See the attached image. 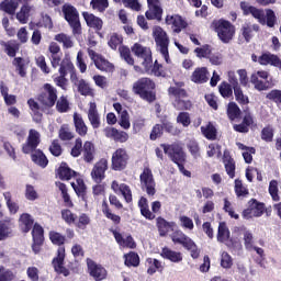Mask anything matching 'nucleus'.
Masks as SVG:
<instances>
[{"label":"nucleus","instance_id":"f257e3e1","mask_svg":"<svg viewBox=\"0 0 281 281\" xmlns=\"http://www.w3.org/2000/svg\"><path fill=\"white\" fill-rule=\"evenodd\" d=\"M48 238L53 245L58 247L56 257L52 260V266L54 268L55 273L59 276H65L67 278L69 276V269L65 267V244L67 243V237L56 231H50L48 233Z\"/></svg>","mask_w":281,"mask_h":281},{"label":"nucleus","instance_id":"f03ea898","mask_svg":"<svg viewBox=\"0 0 281 281\" xmlns=\"http://www.w3.org/2000/svg\"><path fill=\"white\" fill-rule=\"evenodd\" d=\"M132 91L134 95H138L140 100H144L149 104L157 101V83L148 77L137 79L133 83Z\"/></svg>","mask_w":281,"mask_h":281},{"label":"nucleus","instance_id":"7ed1b4c3","mask_svg":"<svg viewBox=\"0 0 281 281\" xmlns=\"http://www.w3.org/2000/svg\"><path fill=\"white\" fill-rule=\"evenodd\" d=\"M240 8L245 14V16H248V14H251L254 19H257V21L261 25H268L269 27H276V23H278V16H276V12L272 9H266V16H265V10L258 9L254 5H247L245 2L240 3Z\"/></svg>","mask_w":281,"mask_h":281},{"label":"nucleus","instance_id":"20e7f679","mask_svg":"<svg viewBox=\"0 0 281 281\" xmlns=\"http://www.w3.org/2000/svg\"><path fill=\"white\" fill-rule=\"evenodd\" d=\"M211 27L216 32L217 37L224 44L232 43L236 36V26L227 20H215L212 22Z\"/></svg>","mask_w":281,"mask_h":281},{"label":"nucleus","instance_id":"39448f33","mask_svg":"<svg viewBox=\"0 0 281 281\" xmlns=\"http://www.w3.org/2000/svg\"><path fill=\"white\" fill-rule=\"evenodd\" d=\"M171 240L173 245H181L183 249L190 251L193 260H198V258L201 256V250L199 249V246H196V243H194L190 236L186 235L183 231L178 229L173 232L171 234Z\"/></svg>","mask_w":281,"mask_h":281},{"label":"nucleus","instance_id":"423d86ee","mask_svg":"<svg viewBox=\"0 0 281 281\" xmlns=\"http://www.w3.org/2000/svg\"><path fill=\"white\" fill-rule=\"evenodd\" d=\"M153 37L162 58H165L166 63H170V52L168 50V47H170V37L168 33L161 26H155L153 29Z\"/></svg>","mask_w":281,"mask_h":281},{"label":"nucleus","instance_id":"0eeeda50","mask_svg":"<svg viewBox=\"0 0 281 281\" xmlns=\"http://www.w3.org/2000/svg\"><path fill=\"white\" fill-rule=\"evenodd\" d=\"M65 21L70 25L72 34H82V25L80 24V13L72 4L65 3L61 7Z\"/></svg>","mask_w":281,"mask_h":281},{"label":"nucleus","instance_id":"6e6552de","mask_svg":"<svg viewBox=\"0 0 281 281\" xmlns=\"http://www.w3.org/2000/svg\"><path fill=\"white\" fill-rule=\"evenodd\" d=\"M37 101L44 109H54L58 102V90L52 83H44Z\"/></svg>","mask_w":281,"mask_h":281},{"label":"nucleus","instance_id":"1a4fd4ad","mask_svg":"<svg viewBox=\"0 0 281 281\" xmlns=\"http://www.w3.org/2000/svg\"><path fill=\"white\" fill-rule=\"evenodd\" d=\"M140 190L146 192L148 196H155L157 194V182L155 181V176L153 175V169L150 167H144L139 175Z\"/></svg>","mask_w":281,"mask_h":281},{"label":"nucleus","instance_id":"9d476101","mask_svg":"<svg viewBox=\"0 0 281 281\" xmlns=\"http://www.w3.org/2000/svg\"><path fill=\"white\" fill-rule=\"evenodd\" d=\"M131 161V155L128 150L124 147H119L113 151L111 158V170L114 172H122L128 168V162Z\"/></svg>","mask_w":281,"mask_h":281},{"label":"nucleus","instance_id":"9b49d317","mask_svg":"<svg viewBox=\"0 0 281 281\" xmlns=\"http://www.w3.org/2000/svg\"><path fill=\"white\" fill-rule=\"evenodd\" d=\"M138 207L144 218H146L147 221H155L156 218L155 214H159V212H161V202L154 201L151 203V211H150V206L148 205V199H146L145 196H140V199L138 200Z\"/></svg>","mask_w":281,"mask_h":281},{"label":"nucleus","instance_id":"f8f14e48","mask_svg":"<svg viewBox=\"0 0 281 281\" xmlns=\"http://www.w3.org/2000/svg\"><path fill=\"white\" fill-rule=\"evenodd\" d=\"M160 146L164 148L165 155H168L173 164L177 166L186 164V151H183L181 145L175 143L171 145L161 144Z\"/></svg>","mask_w":281,"mask_h":281},{"label":"nucleus","instance_id":"ddd939ff","mask_svg":"<svg viewBox=\"0 0 281 281\" xmlns=\"http://www.w3.org/2000/svg\"><path fill=\"white\" fill-rule=\"evenodd\" d=\"M131 50L134 56L143 59L142 65L143 67H145L146 71H148L150 67H153V52L150 50V48L143 46L139 43H135L131 47Z\"/></svg>","mask_w":281,"mask_h":281},{"label":"nucleus","instance_id":"4468645a","mask_svg":"<svg viewBox=\"0 0 281 281\" xmlns=\"http://www.w3.org/2000/svg\"><path fill=\"white\" fill-rule=\"evenodd\" d=\"M229 236L231 233L227 224L225 222H220L217 228L218 243H226V247H228V249H236V247L240 245V241H238V239L229 238Z\"/></svg>","mask_w":281,"mask_h":281},{"label":"nucleus","instance_id":"2eb2a0df","mask_svg":"<svg viewBox=\"0 0 281 281\" xmlns=\"http://www.w3.org/2000/svg\"><path fill=\"white\" fill-rule=\"evenodd\" d=\"M106 170H109V160L101 158L97 161L91 170V179L94 183H102L103 179H106Z\"/></svg>","mask_w":281,"mask_h":281},{"label":"nucleus","instance_id":"dca6fc26","mask_svg":"<svg viewBox=\"0 0 281 281\" xmlns=\"http://www.w3.org/2000/svg\"><path fill=\"white\" fill-rule=\"evenodd\" d=\"M148 10L145 16L148 21H158L161 23L164 16V9L161 8V2L159 0H147Z\"/></svg>","mask_w":281,"mask_h":281},{"label":"nucleus","instance_id":"f3484780","mask_svg":"<svg viewBox=\"0 0 281 281\" xmlns=\"http://www.w3.org/2000/svg\"><path fill=\"white\" fill-rule=\"evenodd\" d=\"M86 262H87L89 274L91 276V278H93V280L95 281L106 280V276H108L106 268L102 267V265L100 263H97L91 258H87Z\"/></svg>","mask_w":281,"mask_h":281},{"label":"nucleus","instance_id":"a211bd4d","mask_svg":"<svg viewBox=\"0 0 281 281\" xmlns=\"http://www.w3.org/2000/svg\"><path fill=\"white\" fill-rule=\"evenodd\" d=\"M32 249L34 254H38L41 251V247H43V244L45 243V229L43 228V226H41V224H34L32 228Z\"/></svg>","mask_w":281,"mask_h":281},{"label":"nucleus","instance_id":"6ab92c4d","mask_svg":"<svg viewBox=\"0 0 281 281\" xmlns=\"http://www.w3.org/2000/svg\"><path fill=\"white\" fill-rule=\"evenodd\" d=\"M41 144V133L36 130H30L26 143L22 146V153L24 155H30V153H34L38 145Z\"/></svg>","mask_w":281,"mask_h":281},{"label":"nucleus","instance_id":"aec40b11","mask_svg":"<svg viewBox=\"0 0 281 281\" xmlns=\"http://www.w3.org/2000/svg\"><path fill=\"white\" fill-rule=\"evenodd\" d=\"M165 23L166 25H171V29L176 34H181V31L188 27V22H186L179 14H168L165 19Z\"/></svg>","mask_w":281,"mask_h":281},{"label":"nucleus","instance_id":"412c9836","mask_svg":"<svg viewBox=\"0 0 281 281\" xmlns=\"http://www.w3.org/2000/svg\"><path fill=\"white\" fill-rule=\"evenodd\" d=\"M48 52L50 54V65L53 69L60 67V63H63V50L60 49V45L56 42H50L48 45Z\"/></svg>","mask_w":281,"mask_h":281},{"label":"nucleus","instance_id":"4be33fe9","mask_svg":"<svg viewBox=\"0 0 281 281\" xmlns=\"http://www.w3.org/2000/svg\"><path fill=\"white\" fill-rule=\"evenodd\" d=\"M70 80L72 85L77 87V91L80 93V95H93V90L91 89L89 82H87L85 79H79L76 72H71Z\"/></svg>","mask_w":281,"mask_h":281},{"label":"nucleus","instance_id":"5701e85b","mask_svg":"<svg viewBox=\"0 0 281 281\" xmlns=\"http://www.w3.org/2000/svg\"><path fill=\"white\" fill-rule=\"evenodd\" d=\"M111 234H113L115 241L121 247H126L127 249H137V243L132 235H127L126 238L122 236V234L113 228H110Z\"/></svg>","mask_w":281,"mask_h":281},{"label":"nucleus","instance_id":"b1692460","mask_svg":"<svg viewBox=\"0 0 281 281\" xmlns=\"http://www.w3.org/2000/svg\"><path fill=\"white\" fill-rule=\"evenodd\" d=\"M18 223L22 234H30V232L34 229V225H36V223H34V216H32L30 213H22L18 220Z\"/></svg>","mask_w":281,"mask_h":281},{"label":"nucleus","instance_id":"393cba45","mask_svg":"<svg viewBox=\"0 0 281 281\" xmlns=\"http://www.w3.org/2000/svg\"><path fill=\"white\" fill-rule=\"evenodd\" d=\"M244 113L245 115L243 117V122L239 124H235L233 126L236 133H247L249 131V126H252L254 124V114H251V112L249 111V108L244 110Z\"/></svg>","mask_w":281,"mask_h":281},{"label":"nucleus","instance_id":"a878e982","mask_svg":"<svg viewBox=\"0 0 281 281\" xmlns=\"http://www.w3.org/2000/svg\"><path fill=\"white\" fill-rule=\"evenodd\" d=\"M105 137H110L114 139V142H119L120 144H126L128 142V133L124 131H120L115 127H108L104 130Z\"/></svg>","mask_w":281,"mask_h":281},{"label":"nucleus","instance_id":"bb28decb","mask_svg":"<svg viewBox=\"0 0 281 281\" xmlns=\"http://www.w3.org/2000/svg\"><path fill=\"white\" fill-rule=\"evenodd\" d=\"M0 45L3 47V52L9 56V58H15L16 54H19V49H21V44L14 40H10L8 42L1 41Z\"/></svg>","mask_w":281,"mask_h":281},{"label":"nucleus","instance_id":"cd10ccee","mask_svg":"<svg viewBox=\"0 0 281 281\" xmlns=\"http://www.w3.org/2000/svg\"><path fill=\"white\" fill-rule=\"evenodd\" d=\"M175 225H177L175 222H168L161 216L156 218V227L161 237L168 236V233L175 229Z\"/></svg>","mask_w":281,"mask_h":281},{"label":"nucleus","instance_id":"c85d7f7f","mask_svg":"<svg viewBox=\"0 0 281 281\" xmlns=\"http://www.w3.org/2000/svg\"><path fill=\"white\" fill-rule=\"evenodd\" d=\"M57 175L60 181H71L74 177L78 176V172H76L74 169H70L69 165L64 161L57 169Z\"/></svg>","mask_w":281,"mask_h":281},{"label":"nucleus","instance_id":"c756f323","mask_svg":"<svg viewBox=\"0 0 281 281\" xmlns=\"http://www.w3.org/2000/svg\"><path fill=\"white\" fill-rule=\"evenodd\" d=\"M82 16L88 25V27H91L92 30H95L97 32H100L102 30V25H104V22H102V19L95 16L93 13L83 12Z\"/></svg>","mask_w":281,"mask_h":281},{"label":"nucleus","instance_id":"7c9ffc66","mask_svg":"<svg viewBox=\"0 0 281 281\" xmlns=\"http://www.w3.org/2000/svg\"><path fill=\"white\" fill-rule=\"evenodd\" d=\"M209 74L207 68L205 67L195 68L191 75V82H194L195 85H205V82L210 80L207 77Z\"/></svg>","mask_w":281,"mask_h":281},{"label":"nucleus","instance_id":"2f4dec72","mask_svg":"<svg viewBox=\"0 0 281 281\" xmlns=\"http://www.w3.org/2000/svg\"><path fill=\"white\" fill-rule=\"evenodd\" d=\"M160 256L165 260H169L175 263L183 261V255L181 252L175 251L166 246L161 249Z\"/></svg>","mask_w":281,"mask_h":281},{"label":"nucleus","instance_id":"473e14b6","mask_svg":"<svg viewBox=\"0 0 281 281\" xmlns=\"http://www.w3.org/2000/svg\"><path fill=\"white\" fill-rule=\"evenodd\" d=\"M31 160L35 166H40V168H47V166H49V159H47V156L41 149H35L34 153L31 154Z\"/></svg>","mask_w":281,"mask_h":281},{"label":"nucleus","instance_id":"72a5a7b5","mask_svg":"<svg viewBox=\"0 0 281 281\" xmlns=\"http://www.w3.org/2000/svg\"><path fill=\"white\" fill-rule=\"evenodd\" d=\"M27 105L32 111L33 122H35L36 124H41V122H43V113L41 112V104H38L36 100L31 98L27 100Z\"/></svg>","mask_w":281,"mask_h":281},{"label":"nucleus","instance_id":"f704fd0d","mask_svg":"<svg viewBox=\"0 0 281 281\" xmlns=\"http://www.w3.org/2000/svg\"><path fill=\"white\" fill-rule=\"evenodd\" d=\"M259 65H272V67H281V60L278 55H273L271 53H263L258 58Z\"/></svg>","mask_w":281,"mask_h":281},{"label":"nucleus","instance_id":"c9c22d12","mask_svg":"<svg viewBox=\"0 0 281 281\" xmlns=\"http://www.w3.org/2000/svg\"><path fill=\"white\" fill-rule=\"evenodd\" d=\"M254 32H260V25L258 24H244L240 29V33L246 43H250L254 38Z\"/></svg>","mask_w":281,"mask_h":281},{"label":"nucleus","instance_id":"e433bc0d","mask_svg":"<svg viewBox=\"0 0 281 281\" xmlns=\"http://www.w3.org/2000/svg\"><path fill=\"white\" fill-rule=\"evenodd\" d=\"M223 164L228 177L234 179L236 177V161L232 158V155L224 153Z\"/></svg>","mask_w":281,"mask_h":281},{"label":"nucleus","instance_id":"4c0bfd02","mask_svg":"<svg viewBox=\"0 0 281 281\" xmlns=\"http://www.w3.org/2000/svg\"><path fill=\"white\" fill-rule=\"evenodd\" d=\"M88 120L92 128H98L100 126V114L98 113V105L95 102H90L88 110Z\"/></svg>","mask_w":281,"mask_h":281},{"label":"nucleus","instance_id":"58836bf2","mask_svg":"<svg viewBox=\"0 0 281 281\" xmlns=\"http://www.w3.org/2000/svg\"><path fill=\"white\" fill-rule=\"evenodd\" d=\"M81 153L83 155V161H86V164L93 162V159H95V145H93L89 140L85 142Z\"/></svg>","mask_w":281,"mask_h":281},{"label":"nucleus","instance_id":"ea45409f","mask_svg":"<svg viewBox=\"0 0 281 281\" xmlns=\"http://www.w3.org/2000/svg\"><path fill=\"white\" fill-rule=\"evenodd\" d=\"M226 115L231 122H234L235 120H240L243 111L240 110L236 102H229L227 104Z\"/></svg>","mask_w":281,"mask_h":281},{"label":"nucleus","instance_id":"a19ab883","mask_svg":"<svg viewBox=\"0 0 281 281\" xmlns=\"http://www.w3.org/2000/svg\"><path fill=\"white\" fill-rule=\"evenodd\" d=\"M19 3H21L19 0H4L0 3V10L7 14H16Z\"/></svg>","mask_w":281,"mask_h":281},{"label":"nucleus","instance_id":"79ce46f5","mask_svg":"<svg viewBox=\"0 0 281 281\" xmlns=\"http://www.w3.org/2000/svg\"><path fill=\"white\" fill-rule=\"evenodd\" d=\"M102 212L105 218H109V221H112L114 225H120L122 223V217L111 212V209L109 207V203H106V200H103L102 202Z\"/></svg>","mask_w":281,"mask_h":281},{"label":"nucleus","instance_id":"37998d69","mask_svg":"<svg viewBox=\"0 0 281 281\" xmlns=\"http://www.w3.org/2000/svg\"><path fill=\"white\" fill-rule=\"evenodd\" d=\"M74 124H75L76 133H78V135H80V137H85V135H87V133H88V127H87V124H85V120H82V116L75 113L74 114Z\"/></svg>","mask_w":281,"mask_h":281},{"label":"nucleus","instance_id":"c03bdc74","mask_svg":"<svg viewBox=\"0 0 281 281\" xmlns=\"http://www.w3.org/2000/svg\"><path fill=\"white\" fill-rule=\"evenodd\" d=\"M71 188L75 190L77 196H80L82 201H87V184L82 178L77 179V184L71 182Z\"/></svg>","mask_w":281,"mask_h":281},{"label":"nucleus","instance_id":"a18cd8bd","mask_svg":"<svg viewBox=\"0 0 281 281\" xmlns=\"http://www.w3.org/2000/svg\"><path fill=\"white\" fill-rule=\"evenodd\" d=\"M201 133L206 139L214 142L218 132L216 131L214 124L209 122L205 126H201Z\"/></svg>","mask_w":281,"mask_h":281},{"label":"nucleus","instance_id":"49530a36","mask_svg":"<svg viewBox=\"0 0 281 281\" xmlns=\"http://www.w3.org/2000/svg\"><path fill=\"white\" fill-rule=\"evenodd\" d=\"M56 187L61 192V199L64 200V205L66 207H74V201H71V196L68 193L67 184L63 182H56Z\"/></svg>","mask_w":281,"mask_h":281},{"label":"nucleus","instance_id":"de8ad7c7","mask_svg":"<svg viewBox=\"0 0 281 281\" xmlns=\"http://www.w3.org/2000/svg\"><path fill=\"white\" fill-rule=\"evenodd\" d=\"M94 66L100 71L113 72L115 70V66H113V64H111L109 60H106L103 56H101V57L97 58V60H94Z\"/></svg>","mask_w":281,"mask_h":281},{"label":"nucleus","instance_id":"09e8293b","mask_svg":"<svg viewBox=\"0 0 281 281\" xmlns=\"http://www.w3.org/2000/svg\"><path fill=\"white\" fill-rule=\"evenodd\" d=\"M248 205H250V207L252 209L255 218H260V216H262V214H265V203L259 202L256 199H251L248 202Z\"/></svg>","mask_w":281,"mask_h":281},{"label":"nucleus","instance_id":"8fccbe9b","mask_svg":"<svg viewBox=\"0 0 281 281\" xmlns=\"http://www.w3.org/2000/svg\"><path fill=\"white\" fill-rule=\"evenodd\" d=\"M31 11H32V7H30V4H23L21 7L20 12L16 13V19L22 25H25V23L30 21Z\"/></svg>","mask_w":281,"mask_h":281},{"label":"nucleus","instance_id":"3c124183","mask_svg":"<svg viewBox=\"0 0 281 281\" xmlns=\"http://www.w3.org/2000/svg\"><path fill=\"white\" fill-rule=\"evenodd\" d=\"M68 71H71V74H76V71H74V64L71 63V60L65 58L59 64V77L67 78Z\"/></svg>","mask_w":281,"mask_h":281},{"label":"nucleus","instance_id":"603ef678","mask_svg":"<svg viewBox=\"0 0 281 281\" xmlns=\"http://www.w3.org/2000/svg\"><path fill=\"white\" fill-rule=\"evenodd\" d=\"M124 260L125 267H137L139 265V255L135 251H130L124 255Z\"/></svg>","mask_w":281,"mask_h":281},{"label":"nucleus","instance_id":"864d4df0","mask_svg":"<svg viewBox=\"0 0 281 281\" xmlns=\"http://www.w3.org/2000/svg\"><path fill=\"white\" fill-rule=\"evenodd\" d=\"M173 109L176 111H190L192 109V101L183 99H175L172 102Z\"/></svg>","mask_w":281,"mask_h":281},{"label":"nucleus","instance_id":"5fc2aeb1","mask_svg":"<svg viewBox=\"0 0 281 281\" xmlns=\"http://www.w3.org/2000/svg\"><path fill=\"white\" fill-rule=\"evenodd\" d=\"M54 41H57V43H63V47H65L66 49H70V47H74V41H71V36L65 33H59L55 35Z\"/></svg>","mask_w":281,"mask_h":281},{"label":"nucleus","instance_id":"6e6d98bb","mask_svg":"<svg viewBox=\"0 0 281 281\" xmlns=\"http://www.w3.org/2000/svg\"><path fill=\"white\" fill-rule=\"evenodd\" d=\"M220 265L222 269H232L234 267V258L227 251L221 254Z\"/></svg>","mask_w":281,"mask_h":281},{"label":"nucleus","instance_id":"4d7b16f0","mask_svg":"<svg viewBox=\"0 0 281 281\" xmlns=\"http://www.w3.org/2000/svg\"><path fill=\"white\" fill-rule=\"evenodd\" d=\"M119 52L121 58H123L127 65H135V59L133 58V55H131V48H128V46H120Z\"/></svg>","mask_w":281,"mask_h":281},{"label":"nucleus","instance_id":"13d9d810","mask_svg":"<svg viewBox=\"0 0 281 281\" xmlns=\"http://www.w3.org/2000/svg\"><path fill=\"white\" fill-rule=\"evenodd\" d=\"M4 201L7 203V207L11 212V214H16L19 212V204L12 201V193L10 191L3 193Z\"/></svg>","mask_w":281,"mask_h":281},{"label":"nucleus","instance_id":"bf43d9fd","mask_svg":"<svg viewBox=\"0 0 281 281\" xmlns=\"http://www.w3.org/2000/svg\"><path fill=\"white\" fill-rule=\"evenodd\" d=\"M169 95H173L175 100H181L182 98H188V91L179 87H169Z\"/></svg>","mask_w":281,"mask_h":281},{"label":"nucleus","instance_id":"052dcab7","mask_svg":"<svg viewBox=\"0 0 281 281\" xmlns=\"http://www.w3.org/2000/svg\"><path fill=\"white\" fill-rule=\"evenodd\" d=\"M55 104L58 113H67V111H69V100H67V97L65 95L57 99Z\"/></svg>","mask_w":281,"mask_h":281},{"label":"nucleus","instance_id":"680f3d73","mask_svg":"<svg viewBox=\"0 0 281 281\" xmlns=\"http://www.w3.org/2000/svg\"><path fill=\"white\" fill-rule=\"evenodd\" d=\"M218 91L222 98H232V95H234V88L232 87V85L227 83L226 81H223L218 86Z\"/></svg>","mask_w":281,"mask_h":281},{"label":"nucleus","instance_id":"e2e57ef3","mask_svg":"<svg viewBox=\"0 0 281 281\" xmlns=\"http://www.w3.org/2000/svg\"><path fill=\"white\" fill-rule=\"evenodd\" d=\"M189 153L192 155L193 159H199L201 157V147L196 140H190L187 144Z\"/></svg>","mask_w":281,"mask_h":281},{"label":"nucleus","instance_id":"0e129e2a","mask_svg":"<svg viewBox=\"0 0 281 281\" xmlns=\"http://www.w3.org/2000/svg\"><path fill=\"white\" fill-rule=\"evenodd\" d=\"M122 43H124V37H122V35L117 34V33H113L110 36V40L108 42V45L111 49H117V47H120V45H122Z\"/></svg>","mask_w":281,"mask_h":281},{"label":"nucleus","instance_id":"69168bd1","mask_svg":"<svg viewBox=\"0 0 281 281\" xmlns=\"http://www.w3.org/2000/svg\"><path fill=\"white\" fill-rule=\"evenodd\" d=\"M235 194L238 198L249 195V189L243 186V180L240 179L235 180Z\"/></svg>","mask_w":281,"mask_h":281},{"label":"nucleus","instance_id":"338daca9","mask_svg":"<svg viewBox=\"0 0 281 281\" xmlns=\"http://www.w3.org/2000/svg\"><path fill=\"white\" fill-rule=\"evenodd\" d=\"M61 218L67 225H74V223H76L77 216L74 214V212H71V210L64 209L61 210Z\"/></svg>","mask_w":281,"mask_h":281},{"label":"nucleus","instance_id":"774afa93","mask_svg":"<svg viewBox=\"0 0 281 281\" xmlns=\"http://www.w3.org/2000/svg\"><path fill=\"white\" fill-rule=\"evenodd\" d=\"M266 99L270 100V102H274V104H281V90H271L266 94Z\"/></svg>","mask_w":281,"mask_h":281}]
</instances>
